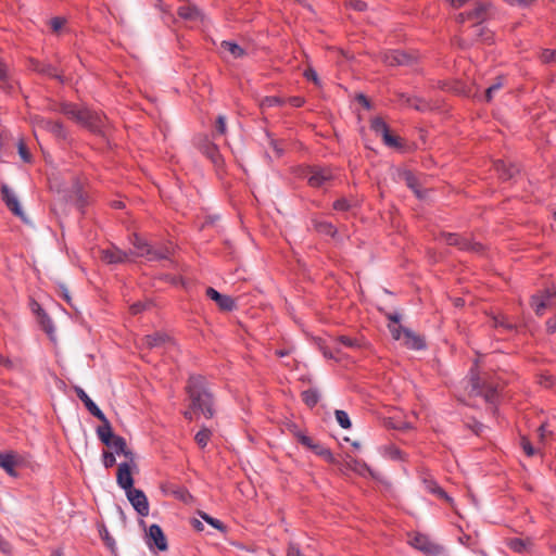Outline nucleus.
Here are the masks:
<instances>
[{
  "mask_svg": "<svg viewBox=\"0 0 556 556\" xmlns=\"http://www.w3.org/2000/svg\"><path fill=\"white\" fill-rule=\"evenodd\" d=\"M301 444L305 447L309 448L313 453H315L317 456H320L329 464H337L338 460L331 453V451L324 446L320 443L314 442V440L311 437H303L301 438Z\"/></svg>",
  "mask_w": 556,
  "mask_h": 556,
  "instance_id": "9b49d317",
  "label": "nucleus"
},
{
  "mask_svg": "<svg viewBox=\"0 0 556 556\" xmlns=\"http://www.w3.org/2000/svg\"><path fill=\"white\" fill-rule=\"evenodd\" d=\"M346 5L357 12H363L367 9V3L363 0H349Z\"/></svg>",
  "mask_w": 556,
  "mask_h": 556,
  "instance_id": "864d4df0",
  "label": "nucleus"
},
{
  "mask_svg": "<svg viewBox=\"0 0 556 556\" xmlns=\"http://www.w3.org/2000/svg\"><path fill=\"white\" fill-rule=\"evenodd\" d=\"M288 429L298 439L299 443H301V438L307 437L295 424L289 425Z\"/></svg>",
  "mask_w": 556,
  "mask_h": 556,
  "instance_id": "052dcab7",
  "label": "nucleus"
},
{
  "mask_svg": "<svg viewBox=\"0 0 556 556\" xmlns=\"http://www.w3.org/2000/svg\"><path fill=\"white\" fill-rule=\"evenodd\" d=\"M170 254L172 250L168 247L155 249L150 245L146 252L141 253V257H144L149 262H154L161 260H169Z\"/></svg>",
  "mask_w": 556,
  "mask_h": 556,
  "instance_id": "4be33fe9",
  "label": "nucleus"
},
{
  "mask_svg": "<svg viewBox=\"0 0 556 556\" xmlns=\"http://www.w3.org/2000/svg\"><path fill=\"white\" fill-rule=\"evenodd\" d=\"M201 151L215 166L219 167L223 165L222 154L215 143L205 140L201 147Z\"/></svg>",
  "mask_w": 556,
  "mask_h": 556,
  "instance_id": "aec40b11",
  "label": "nucleus"
},
{
  "mask_svg": "<svg viewBox=\"0 0 556 556\" xmlns=\"http://www.w3.org/2000/svg\"><path fill=\"white\" fill-rule=\"evenodd\" d=\"M126 445V440L123 437L114 435L105 446L113 448L114 452L119 455L121 452H124Z\"/></svg>",
  "mask_w": 556,
  "mask_h": 556,
  "instance_id": "58836bf2",
  "label": "nucleus"
},
{
  "mask_svg": "<svg viewBox=\"0 0 556 556\" xmlns=\"http://www.w3.org/2000/svg\"><path fill=\"white\" fill-rule=\"evenodd\" d=\"M494 168L500 178L504 181L513 179L519 173V167L517 165L507 164L503 160L495 161Z\"/></svg>",
  "mask_w": 556,
  "mask_h": 556,
  "instance_id": "6ab92c4d",
  "label": "nucleus"
},
{
  "mask_svg": "<svg viewBox=\"0 0 556 556\" xmlns=\"http://www.w3.org/2000/svg\"><path fill=\"white\" fill-rule=\"evenodd\" d=\"M116 481L118 486L125 490V492L134 489V478L128 463L124 462L118 465Z\"/></svg>",
  "mask_w": 556,
  "mask_h": 556,
  "instance_id": "dca6fc26",
  "label": "nucleus"
},
{
  "mask_svg": "<svg viewBox=\"0 0 556 556\" xmlns=\"http://www.w3.org/2000/svg\"><path fill=\"white\" fill-rule=\"evenodd\" d=\"M521 446H522V450L523 452L528 455V456H533L535 455L536 453V450L533 447V445L531 444V442L527 439V438H521Z\"/></svg>",
  "mask_w": 556,
  "mask_h": 556,
  "instance_id": "13d9d810",
  "label": "nucleus"
},
{
  "mask_svg": "<svg viewBox=\"0 0 556 556\" xmlns=\"http://www.w3.org/2000/svg\"><path fill=\"white\" fill-rule=\"evenodd\" d=\"M60 112L93 132H100L104 126V117L86 106L65 102L61 104Z\"/></svg>",
  "mask_w": 556,
  "mask_h": 556,
  "instance_id": "f03ea898",
  "label": "nucleus"
},
{
  "mask_svg": "<svg viewBox=\"0 0 556 556\" xmlns=\"http://www.w3.org/2000/svg\"><path fill=\"white\" fill-rule=\"evenodd\" d=\"M287 101H288V102L290 103V105H292L293 108H301V106L304 104V102H305L304 98H302V97H298V96L290 97Z\"/></svg>",
  "mask_w": 556,
  "mask_h": 556,
  "instance_id": "338daca9",
  "label": "nucleus"
},
{
  "mask_svg": "<svg viewBox=\"0 0 556 556\" xmlns=\"http://www.w3.org/2000/svg\"><path fill=\"white\" fill-rule=\"evenodd\" d=\"M172 494L176 498L181 500L184 502H187L188 498L191 497V494L189 493V491L184 486H176L175 489L172 490Z\"/></svg>",
  "mask_w": 556,
  "mask_h": 556,
  "instance_id": "8fccbe9b",
  "label": "nucleus"
},
{
  "mask_svg": "<svg viewBox=\"0 0 556 556\" xmlns=\"http://www.w3.org/2000/svg\"><path fill=\"white\" fill-rule=\"evenodd\" d=\"M383 143L390 148L394 149H402L403 143L400 137L393 136L391 132L386 134V136L382 138Z\"/></svg>",
  "mask_w": 556,
  "mask_h": 556,
  "instance_id": "37998d69",
  "label": "nucleus"
},
{
  "mask_svg": "<svg viewBox=\"0 0 556 556\" xmlns=\"http://www.w3.org/2000/svg\"><path fill=\"white\" fill-rule=\"evenodd\" d=\"M403 336H404V344L408 349L420 351L426 348L425 340L420 336H418L414 331H412L410 329H403Z\"/></svg>",
  "mask_w": 556,
  "mask_h": 556,
  "instance_id": "b1692460",
  "label": "nucleus"
},
{
  "mask_svg": "<svg viewBox=\"0 0 556 556\" xmlns=\"http://www.w3.org/2000/svg\"><path fill=\"white\" fill-rule=\"evenodd\" d=\"M177 14L179 17L190 22H198L203 20V13L201 10L191 3L182 4L178 8Z\"/></svg>",
  "mask_w": 556,
  "mask_h": 556,
  "instance_id": "a211bd4d",
  "label": "nucleus"
},
{
  "mask_svg": "<svg viewBox=\"0 0 556 556\" xmlns=\"http://www.w3.org/2000/svg\"><path fill=\"white\" fill-rule=\"evenodd\" d=\"M355 100L362 104L366 110L371 109V103L369 99L364 93H357Z\"/></svg>",
  "mask_w": 556,
  "mask_h": 556,
  "instance_id": "69168bd1",
  "label": "nucleus"
},
{
  "mask_svg": "<svg viewBox=\"0 0 556 556\" xmlns=\"http://www.w3.org/2000/svg\"><path fill=\"white\" fill-rule=\"evenodd\" d=\"M334 416L337 422L343 428V429H350L352 426V422L350 420V417L345 410L342 409H336Z\"/></svg>",
  "mask_w": 556,
  "mask_h": 556,
  "instance_id": "79ce46f5",
  "label": "nucleus"
},
{
  "mask_svg": "<svg viewBox=\"0 0 556 556\" xmlns=\"http://www.w3.org/2000/svg\"><path fill=\"white\" fill-rule=\"evenodd\" d=\"M428 485V489L433 493L437 494L440 498H444L445 501H451L452 498L448 496V494L434 481H425Z\"/></svg>",
  "mask_w": 556,
  "mask_h": 556,
  "instance_id": "c03bdc74",
  "label": "nucleus"
},
{
  "mask_svg": "<svg viewBox=\"0 0 556 556\" xmlns=\"http://www.w3.org/2000/svg\"><path fill=\"white\" fill-rule=\"evenodd\" d=\"M345 467L350 470H353L359 475H364L366 471H369V467L363 460L355 459L350 455L346 456Z\"/></svg>",
  "mask_w": 556,
  "mask_h": 556,
  "instance_id": "72a5a7b5",
  "label": "nucleus"
},
{
  "mask_svg": "<svg viewBox=\"0 0 556 556\" xmlns=\"http://www.w3.org/2000/svg\"><path fill=\"white\" fill-rule=\"evenodd\" d=\"M501 328L506 331H514L517 328L516 324L510 323L504 315H501Z\"/></svg>",
  "mask_w": 556,
  "mask_h": 556,
  "instance_id": "e2e57ef3",
  "label": "nucleus"
},
{
  "mask_svg": "<svg viewBox=\"0 0 556 556\" xmlns=\"http://www.w3.org/2000/svg\"><path fill=\"white\" fill-rule=\"evenodd\" d=\"M440 240L447 245L457 247L459 250L464 251H472V252H481L482 244L478 242H472L470 239L466 237H462L457 233L453 232H442L440 236Z\"/></svg>",
  "mask_w": 556,
  "mask_h": 556,
  "instance_id": "423d86ee",
  "label": "nucleus"
},
{
  "mask_svg": "<svg viewBox=\"0 0 556 556\" xmlns=\"http://www.w3.org/2000/svg\"><path fill=\"white\" fill-rule=\"evenodd\" d=\"M71 200L81 212L88 205V195L79 182H75L72 188Z\"/></svg>",
  "mask_w": 556,
  "mask_h": 556,
  "instance_id": "5701e85b",
  "label": "nucleus"
},
{
  "mask_svg": "<svg viewBox=\"0 0 556 556\" xmlns=\"http://www.w3.org/2000/svg\"><path fill=\"white\" fill-rule=\"evenodd\" d=\"M102 460L105 468H111L115 465L116 458L112 452L103 451Z\"/></svg>",
  "mask_w": 556,
  "mask_h": 556,
  "instance_id": "5fc2aeb1",
  "label": "nucleus"
},
{
  "mask_svg": "<svg viewBox=\"0 0 556 556\" xmlns=\"http://www.w3.org/2000/svg\"><path fill=\"white\" fill-rule=\"evenodd\" d=\"M540 59L543 63H556V49H544L541 52Z\"/></svg>",
  "mask_w": 556,
  "mask_h": 556,
  "instance_id": "de8ad7c7",
  "label": "nucleus"
},
{
  "mask_svg": "<svg viewBox=\"0 0 556 556\" xmlns=\"http://www.w3.org/2000/svg\"><path fill=\"white\" fill-rule=\"evenodd\" d=\"M503 87V78L497 77L495 83H493L490 87L486 88L484 92V99L486 102H491L494 98V94Z\"/></svg>",
  "mask_w": 556,
  "mask_h": 556,
  "instance_id": "ea45409f",
  "label": "nucleus"
},
{
  "mask_svg": "<svg viewBox=\"0 0 556 556\" xmlns=\"http://www.w3.org/2000/svg\"><path fill=\"white\" fill-rule=\"evenodd\" d=\"M332 179V174L329 169L323 167H312L307 175V182L311 187H323L327 181Z\"/></svg>",
  "mask_w": 556,
  "mask_h": 556,
  "instance_id": "4468645a",
  "label": "nucleus"
},
{
  "mask_svg": "<svg viewBox=\"0 0 556 556\" xmlns=\"http://www.w3.org/2000/svg\"><path fill=\"white\" fill-rule=\"evenodd\" d=\"M401 176L406 186L416 194V197L422 199L424 194L419 188V181L416 175L412 170H404Z\"/></svg>",
  "mask_w": 556,
  "mask_h": 556,
  "instance_id": "c756f323",
  "label": "nucleus"
},
{
  "mask_svg": "<svg viewBox=\"0 0 556 556\" xmlns=\"http://www.w3.org/2000/svg\"><path fill=\"white\" fill-rule=\"evenodd\" d=\"M508 546L516 553H523L527 549V543L518 538H514L508 542Z\"/></svg>",
  "mask_w": 556,
  "mask_h": 556,
  "instance_id": "49530a36",
  "label": "nucleus"
},
{
  "mask_svg": "<svg viewBox=\"0 0 556 556\" xmlns=\"http://www.w3.org/2000/svg\"><path fill=\"white\" fill-rule=\"evenodd\" d=\"M370 128L382 138L390 132L389 126L381 117H375L370 122Z\"/></svg>",
  "mask_w": 556,
  "mask_h": 556,
  "instance_id": "4c0bfd02",
  "label": "nucleus"
},
{
  "mask_svg": "<svg viewBox=\"0 0 556 556\" xmlns=\"http://www.w3.org/2000/svg\"><path fill=\"white\" fill-rule=\"evenodd\" d=\"M76 395L84 403L87 410L96 418H103V412L98 405L89 397V395L79 387L75 388Z\"/></svg>",
  "mask_w": 556,
  "mask_h": 556,
  "instance_id": "412c9836",
  "label": "nucleus"
},
{
  "mask_svg": "<svg viewBox=\"0 0 556 556\" xmlns=\"http://www.w3.org/2000/svg\"><path fill=\"white\" fill-rule=\"evenodd\" d=\"M31 66H33L34 71H36L40 74L47 75L52 78L61 79V76H60L56 67H54L51 64L41 63L39 61H33Z\"/></svg>",
  "mask_w": 556,
  "mask_h": 556,
  "instance_id": "7c9ffc66",
  "label": "nucleus"
},
{
  "mask_svg": "<svg viewBox=\"0 0 556 556\" xmlns=\"http://www.w3.org/2000/svg\"><path fill=\"white\" fill-rule=\"evenodd\" d=\"M125 493L127 500L140 517L149 516L150 505L148 497L142 490L134 488Z\"/></svg>",
  "mask_w": 556,
  "mask_h": 556,
  "instance_id": "6e6552de",
  "label": "nucleus"
},
{
  "mask_svg": "<svg viewBox=\"0 0 556 556\" xmlns=\"http://www.w3.org/2000/svg\"><path fill=\"white\" fill-rule=\"evenodd\" d=\"M546 331L548 333H555L556 332V315L554 317H551L546 321Z\"/></svg>",
  "mask_w": 556,
  "mask_h": 556,
  "instance_id": "774afa93",
  "label": "nucleus"
},
{
  "mask_svg": "<svg viewBox=\"0 0 556 556\" xmlns=\"http://www.w3.org/2000/svg\"><path fill=\"white\" fill-rule=\"evenodd\" d=\"M539 383L544 388H551L554 384V378L549 375H541L539 378Z\"/></svg>",
  "mask_w": 556,
  "mask_h": 556,
  "instance_id": "0e129e2a",
  "label": "nucleus"
},
{
  "mask_svg": "<svg viewBox=\"0 0 556 556\" xmlns=\"http://www.w3.org/2000/svg\"><path fill=\"white\" fill-rule=\"evenodd\" d=\"M1 197L7 207L15 215L23 218V211L21 208L20 202L13 191L9 188L8 185L3 184L1 186Z\"/></svg>",
  "mask_w": 556,
  "mask_h": 556,
  "instance_id": "2eb2a0df",
  "label": "nucleus"
},
{
  "mask_svg": "<svg viewBox=\"0 0 556 556\" xmlns=\"http://www.w3.org/2000/svg\"><path fill=\"white\" fill-rule=\"evenodd\" d=\"M168 340H169V337L166 333L154 332L152 334L146 336L142 339V344L149 349H154V348L163 346Z\"/></svg>",
  "mask_w": 556,
  "mask_h": 556,
  "instance_id": "bb28decb",
  "label": "nucleus"
},
{
  "mask_svg": "<svg viewBox=\"0 0 556 556\" xmlns=\"http://www.w3.org/2000/svg\"><path fill=\"white\" fill-rule=\"evenodd\" d=\"M220 48L225 51H228L235 59L241 58L245 53L244 50L239 45L232 41H222Z\"/></svg>",
  "mask_w": 556,
  "mask_h": 556,
  "instance_id": "c9c22d12",
  "label": "nucleus"
},
{
  "mask_svg": "<svg viewBox=\"0 0 556 556\" xmlns=\"http://www.w3.org/2000/svg\"><path fill=\"white\" fill-rule=\"evenodd\" d=\"M489 10L490 4L488 2H479L476 3L473 9L458 15V20L462 23L465 21H472L475 23L473 34L480 37L483 41H490L492 39L491 31L481 26V23L489 16Z\"/></svg>",
  "mask_w": 556,
  "mask_h": 556,
  "instance_id": "20e7f679",
  "label": "nucleus"
},
{
  "mask_svg": "<svg viewBox=\"0 0 556 556\" xmlns=\"http://www.w3.org/2000/svg\"><path fill=\"white\" fill-rule=\"evenodd\" d=\"M332 207L336 211L346 212L352 207V204L348 199L341 198L333 202Z\"/></svg>",
  "mask_w": 556,
  "mask_h": 556,
  "instance_id": "3c124183",
  "label": "nucleus"
},
{
  "mask_svg": "<svg viewBox=\"0 0 556 556\" xmlns=\"http://www.w3.org/2000/svg\"><path fill=\"white\" fill-rule=\"evenodd\" d=\"M205 293L208 299L217 304L220 311L231 312L237 306L235 300L231 296L222 294L212 287H208Z\"/></svg>",
  "mask_w": 556,
  "mask_h": 556,
  "instance_id": "ddd939ff",
  "label": "nucleus"
},
{
  "mask_svg": "<svg viewBox=\"0 0 556 556\" xmlns=\"http://www.w3.org/2000/svg\"><path fill=\"white\" fill-rule=\"evenodd\" d=\"M399 99L402 103L406 104L407 106L414 108L415 110L420 112H424L429 108V104L418 97L400 93Z\"/></svg>",
  "mask_w": 556,
  "mask_h": 556,
  "instance_id": "c85d7f7f",
  "label": "nucleus"
},
{
  "mask_svg": "<svg viewBox=\"0 0 556 556\" xmlns=\"http://www.w3.org/2000/svg\"><path fill=\"white\" fill-rule=\"evenodd\" d=\"M199 516L205 521L207 522L208 525H211L213 528L219 530L220 532H225L226 531V526L218 519L216 518H213L212 516H210L208 514L204 513V511H199Z\"/></svg>",
  "mask_w": 556,
  "mask_h": 556,
  "instance_id": "a19ab883",
  "label": "nucleus"
},
{
  "mask_svg": "<svg viewBox=\"0 0 556 556\" xmlns=\"http://www.w3.org/2000/svg\"><path fill=\"white\" fill-rule=\"evenodd\" d=\"M304 77L307 79V80H311L313 81L315 85L319 86L320 85V80H319V77L316 73V71L312 67H308L304 71Z\"/></svg>",
  "mask_w": 556,
  "mask_h": 556,
  "instance_id": "4d7b16f0",
  "label": "nucleus"
},
{
  "mask_svg": "<svg viewBox=\"0 0 556 556\" xmlns=\"http://www.w3.org/2000/svg\"><path fill=\"white\" fill-rule=\"evenodd\" d=\"M312 224L314 229L321 235L334 237L337 233V228L329 222L314 218L312 219Z\"/></svg>",
  "mask_w": 556,
  "mask_h": 556,
  "instance_id": "2f4dec72",
  "label": "nucleus"
},
{
  "mask_svg": "<svg viewBox=\"0 0 556 556\" xmlns=\"http://www.w3.org/2000/svg\"><path fill=\"white\" fill-rule=\"evenodd\" d=\"M18 154L24 162H26V163L31 162V154L23 141L18 142Z\"/></svg>",
  "mask_w": 556,
  "mask_h": 556,
  "instance_id": "603ef678",
  "label": "nucleus"
},
{
  "mask_svg": "<svg viewBox=\"0 0 556 556\" xmlns=\"http://www.w3.org/2000/svg\"><path fill=\"white\" fill-rule=\"evenodd\" d=\"M409 544L416 549L425 553L426 555H438L441 552V547L421 533H416L409 539Z\"/></svg>",
  "mask_w": 556,
  "mask_h": 556,
  "instance_id": "1a4fd4ad",
  "label": "nucleus"
},
{
  "mask_svg": "<svg viewBox=\"0 0 556 556\" xmlns=\"http://www.w3.org/2000/svg\"><path fill=\"white\" fill-rule=\"evenodd\" d=\"M101 421V425L97 428V435L99 440L104 444H109L110 440L115 435L112 430L111 422L103 414V418H98Z\"/></svg>",
  "mask_w": 556,
  "mask_h": 556,
  "instance_id": "393cba45",
  "label": "nucleus"
},
{
  "mask_svg": "<svg viewBox=\"0 0 556 556\" xmlns=\"http://www.w3.org/2000/svg\"><path fill=\"white\" fill-rule=\"evenodd\" d=\"M468 387L470 395L482 396L489 404L494 405L498 400L497 388L480 376L477 364L469 370Z\"/></svg>",
  "mask_w": 556,
  "mask_h": 556,
  "instance_id": "7ed1b4c3",
  "label": "nucleus"
},
{
  "mask_svg": "<svg viewBox=\"0 0 556 556\" xmlns=\"http://www.w3.org/2000/svg\"><path fill=\"white\" fill-rule=\"evenodd\" d=\"M212 437V431L208 428H201L194 435V441L199 445L200 448L206 447L210 439Z\"/></svg>",
  "mask_w": 556,
  "mask_h": 556,
  "instance_id": "e433bc0d",
  "label": "nucleus"
},
{
  "mask_svg": "<svg viewBox=\"0 0 556 556\" xmlns=\"http://www.w3.org/2000/svg\"><path fill=\"white\" fill-rule=\"evenodd\" d=\"M302 400L303 402L309 407V408H313L315 407L319 400H320V394H319V391L315 388H309L305 391L302 392Z\"/></svg>",
  "mask_w": 556,
  "mask_h": 556,
  "instance_id": "473e14b6",
  "label": "nucleus"
},
{
  "mask_svg": "<svg viewBox=\"0 0 556 556\" xmlns=\"http://www.w3.org/2000/svg\"><path fill=\"white\" fill-rule=\"evenodd\" d=\"M190 399V408L201 413L205 418H212L215 414L214 397L207 388V382L202 376H191L186 386Z\"/></svg>",
  "mask_w": 556,
  "mask_h": 556,
  "instance_id": "f257e3e1",
  "label": "nucleus"
},
{
  "mask_svg": "<svg viewBox=\"0 0 556 556\" xmlns=\"http://www.w3.org/2000/svg\"><path fill=\"white\" fill-rule=\"evenodd\" d=\"M65 18L55 16L50 20V27L54 33H58L65 25Z\"/></svg>",
  "mask_w": 556,
  "mask_h": 556,
  "instance_id": "6e6d98bb",
  "label": "nucleus"
},
{
  "mask_svg": "<svg viewBox=\"0 0 556 556\" xmlns=\"http://www.w3.org/2000/svg\"><path fill=\"white\" fill-rule=\"evenodd\" d=\"M215 129H216V132L219 134V135H225L226 134V118H225V116L219 115L216 118Z\"/></svg>",
  "mask_w": 556,
  "mask_h": 556,
  "instance_id": "bf43d9fd",
  "label": "nucleus"
},
{
  "mask_svg": "<svg viewBox=\"0 0 556 556\" xmlns=\"http://www.w3.org/2000/svg\"><path fill=\"white\" fill-rule=\"evenodd\" d=\"M148 544L154 545L160 551L167 549V541L162 528L159 525H151L148 530Z\"/></svg>",
  "mask_w": 556,
  "mask_h": 556,
  "instance_id": "f3484780",
  "label": "nucleus"
},
{
  "mask_svg": "<svg viewBox=\"0 0 556 556\" xmlns=\"http://www.w3.org/2000/svg\"><path fill=\"white\" fill-rule=\"evenodd\" d=\"M530 306L536 316H543L546 309H556V289L546 288L538 291L531 296Z\"/></svg>",
  "mask_w": 556,
  "mask_h": 556,
  "instance_id": "39448f33",
  "label": "nucleus"
},
{
  "mask_svg": "<svg viewBox=\"0 0 556 556\" xmlns=\"http://www.w3.org/2000/svg\"><path fill=\"white\" fill-rule=\"evenodd\" d=\"M382 61L388 66L410 65L415 56L402 50H389L382 54Z\"/></svg>",
  "mask_w": 556,
  "mask_h": 556,
  "instance_id": "9d476101",
  "label": "nucleus"
},
{
  "mask_svg": "<svg viewBox=\"0 0 556 556\" xmlns=\"http://www.w3.org/2000/svg\"><path fill=\"white\" fill-rule=\"evenodd\" d=\"M17 465L16 458L11 453L0 452V467L11 477H16L15 467Z\"/></svg>",
  "mask_w": 556,
  "mask_h": 556,
  "instance_id": "cd10ccee",
  "label": "nucleus"
},
{
  "mask_svg": "<svg viewBox=\"0 0 556 556\" xmlns=\"http://www.w3.org/2000/svg\"><path fill=\"white\" fill-rule=\"evenodd\" d=\"M286 103V100L280 98V97H276V96H271V97H266L263 101V106H268V108H271V106H281Z\"/></svg>",
  "mask_w": 556,
  "mask_h": 556,
  "instance_id": "09e8293b",
  "label": "nucleus"
},
{
  "mask_svg": "<svg viewBox=\"0 0 556 556\" xmlns=\"http://www.w3.org/2000/svg\"><path fill=\"white\" fill-rule=\"evenodd\" d=\"M337 341L346 348H351V349L361 348V342L356 338H351L348 336H340V337H338Z\"/></svg>",
  "mask_w": 556,
  "mask_h": 556,
  "instance_id": "a18cd8bd",
  "label": "nucleus"
},
{
  "mask_svg": "<svg viewBox=\"0 0 556 556\" xmlns=\"http://www.w3.org/2000/svg\"><path fill=\"white\" fill-rule=\"evenodd\" d=\"M131 243L135 248V251L134 252L129 251L128 252L129 255L134 254V255L140 256V257H141V253L146 252L148 250V248L150 247V244L137 233H134L131 236Z\"/></svg>",
  "mask_w": 556,
  "mask_h": 556,
  "instance_id": "f704fd0d",
  "label": "nucleus"
},
{
  "mask_svg": "<svg viewBox=\"0 0 556 556\" xmlns=\"http://www.w3.org/2000/svg\"><path fill=\"white\" fill-rule=\"evenodd\" d=\"M128 257L129 253L118 249L116 245L102 250L100 255L101 261L109 265L123 264L128 261Z\"/></svg>",
  "mask_w": 556,
  "mask_h": 556,
  "instance_id": "f8f14e48",
  "label": "nucleus"
},
{
  "mask_svg": "<svg viewBox=\"0 0 556 556\" xmlns=\"http://www.w3.org/2000/svg\"><path fill=\"white\" fill-rule=\"evenodd\" d=\"M33 123L37 128L51 132L55 138L65 140L67 138V131L64 125L59 121H52L40 115L33 117Z\"/></svg>",
  "mask_w": 556,
  "mask_h": 556,
  "instance_id": "0eeeda50",
  "label": "nucleus"
},
{
  "mask_svg": "<svg viewBox=\"0 0 556 556\" xmlns=\"http://www.w3.org/2000/svg\"><path fill=\"white\" fill-rule=\"evenodd\" d=\"M37 305V311H36V315H37V319H38V323L40 324V327L41 329L49 336L52 338L53 333H54V325H53V321L52 319L50 318V316L46 313V311L40 306V304H36Z\"/></svg>",
  "mask_w": 556,
  "mask_h": 556,
  "instance_id": "a878e982",
  "label": "nucleus"
},
{
  "mask_svg": "<svg viewBox=\"0 0 556 556\" xmlns=\"http://www.w3.org/2000/svg\"><path fill=\"white\" fill-rule=\"evenodd\" d=\"M388 327H389V330H390V332L392 334V338L394 340H400L402 334H403V329H406L405 327H403L401 325H399V326H391V325H389Z\"/></svg>",
  "mask_w": 556,
  "mask_h": 556,
  "instance_id": "680f3d73",
  "label": "nucleus"
}]
</instances>
